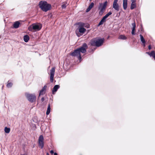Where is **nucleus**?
Here are the masks:
<instances>
[{
    "mask_svg": "<svg viewBox=\"0 0 155 155\" xmlns=\"http://www.w3.org/2000/svg\"><path fill=\"white\" fill-rule=\"evenodd\" d=\"M87 48V44L84 43L81 47L75 50L74 51L71 53L70 54L72 56L77 57L79 59L80 61L81 60V53H84L86 51V49Z\"/></svg>",
    "mask_w": 155,
    "mask_h": 155,
    "instance_id": "f257e3e1",
    "label": "nucleus"
},
{
    "mask_svg": "<svg viewBox=\"0 0 155 155\" xmlns=\"http://www.w3.org/2000/svg\"><path fill=\"white\" fill-rule=\"evenodd\" d=\"M77 24L78 26L76 30V34L78 37H79L84 33L86 31V29L84 28L85 26L84 23L79 22Z\"/></svg>",
    "mask_w": 155,
    "mask_h": 155,
    "instance_id": "f03ea898",
    "label": "nucleus"
},
{
    "mask_svg": "<svg viewBox=\"0 0 155 155\" xmlns=\"http://www.w3.org/2000/svg\"><path fill=\"white\" fill-rule=\"evenodd\" d=\"M38 5L41 9L45 12H47L51 8V5L45 1H40Z\"/></svg>",
    "mask_w": 155,
    "mask_h": 155,
    "instance_id": "7ed1b4c3",
    "label": "nucleus"
},
{
    "mask_svg": "<svg viewBox=\"0 0 155 155\" xmlns=\"http://www.w3.org/2000/svg\"><path fill=\"white\" fill-rule=\"evenodd\" d=\"M42 28V25L39 23H34L30 25L28 28V30L34 31H39Z\"/></svg>",
    "mask_w": 155,
    "mask_h": 155,
    "instance_id": "20e7f679",
    "label": "nucleus"
},
{
    "mask_svg": "<svg viewBox=\"0 0 155 155\" xmlns=\"http://www.w3.org/2000/svg\"><path fill=\"white\" fill-rule=\"evenodd\" d=\"M104 38L95 39L91 40V44L93 46H96L97 47H99L101 46L103 44L104 41Z\"/></svg>",
    "mask_w": 155,
    "mask_h": 155,
    "instance_id": "39448f33",
    "label": "nucleus"
},
{
    "mask_svg": "<svg viewBox=\"0 0 155 155\" xmlns=\"http://www.w3.org/2000/svg\"><path fill=\"white\" fill-rule=\"evenodd\" d=\"M107 2L105 1L104 3H100L99 4V5L98 7V10L100 11L99 14L100 15H102L104 12L107 5Z\"/></svg>",
    "mask_w": 155,
    "mask_h": 155,
    "instance_id": "423d86ee",
    "label": "nucleus"
},
{
    "mask_svg": "<svg viewBox=\"0 0 155 155\" xmlns=\"http://www.w3.org/2000/svg\"><path fill=\"white\" fill-rule=\"evenodd\" d=\"M25 96L28 100L31 103L35 101L36 100V97L34 94H29L26 93Z\"/></svg>",
    "mask_w": 155,
    "mask_h": 155,
    "instance_id": "0eeeda50",
    "label": "nucleus"
},
{
    "mask_svg": "<svg viewBox=\"0 0 155 155\" xmlns=\"http://www.w3.org/2000/svg\"><path fill=\"white\" fill-rule=\"evenodd\" d=\"M44 137L43 135H40L38 138V143L39 146L41 148H42L44 146Z\"/></svg>",
    "mask_w": 155,
    "mask_h": 155,
    "instance_id": "6e6552de",
    "label": "nucleus"
},
{
    "mask_svg": "<svg viewBox=\"0 0 155 155\" xmlns=\"http://www.w3.org/2000/svg\"><path fill=\"white\" fill-rule=\"evenodd\" d=\"M55 68H52L50 70V80L51 82H53L54 80V74Z\"/></svg>",
    "mask_w": 155,
    "mask_h": 155,
    "instance_id": "1a4fd4ad",
    "label": "nucleus"
},
{
    "mask_svg": "<svg viewBox=\"0 0 155 155\" xmlns=\"http://www.w3.org/2000/svg\"><path fill=\"white\" fill-rule=\"evenodd\" d=\"M132 30L131 32V33L132 35H135V28H136V24L135 22H134V23L132 24Z\"/></svg>",
    "mask_w": 155,
    "mask_h": 155,
    "instance_id": "9d476101",
    "label": "nucleus"
},
{
    "mask_svg": "<svg viewBox=\"0 0 155 155\" xmlns=\"http://www.w3.org/2000/svg\"><path fill=\"white\" fill-rule=\"evenodd\" d=\"M107 18L104 16L101 19L100 21L98 24V25H102L104 22H105L106 21Z\"/></svg>",
    "mask_w": 155,
    "mask_h": 155,
    "instance_id": "9b49d317",
    "label": "nucleus"
},
{
    "mask_svg": "<svg viewBox=\"0 0 155 155\" xmlns=\"http://www.w3.org/2000/svg\"><path fill=\"white\" fill-rule=\"evenodd\" d=\"M140 37L141 41L142 42L143 46L145 47V41L144 39L143 36L141 35H140Z\"/></svg>",
    "mask_w": 155,
    "mask_h": 155,
    "instance_id": "f8f14e48",
    "label": "nucleus"
},
{
    "mask_svg": "<svg viewBox=\"0 0 155 155\" xmlns=\"http://www.w3.org/2000/svg\"><path fill=\"white\" fill-rule=\"evenodd\" d=\"M59 87L60 86L58 85H55L52 91L53 93L54 94V92H56L58 89H59Z\"/></svg>",
    "mask_w": 155,
    "mask_h": 155,
    "instance_id": "ddd939ff",
    "label": "nucleus"
},
{
    "mask_svg": "<svg viewBox=\"0 0 155 155\" xmlns=\"http://www.w3.org/2000/svg\"><path fill=\"white\" fill-rule=\"evenodd\" d=\"M113 7L117 11H118L119 10V6L118 4L113 3Z\"/></svg>",
    "mask_w": 155,
    "mask_h": 155,
    "instance_id": "4468645a",
    "label": "nucleus"
},
{
    "mask_svg": "<svg viewBox=\"0 0 155 155\" xmlns=\"http://www.w3.org/2000/svg\"><path fill=\"white\" fill-rule=\"evenodd\" d=\"M127 0H123V6L124 9L125 10L127 7Z\"/></svg>",
    "mask_w": 155,
    "mask_h": 155,
    "instance_id": "2eb2a0df",
    "label": "nucleus"
},
{
    "mask_svg": "<svg viewBox=\"0 0 155 155\" xmlns=\"http://www.w3.org/2000/svg\"><path fill=\"white\" fill-rule=\"evenodd\" d=\"M23 39L25 42H27L29 40V37L28 35H26L24 36Z\"/></svg>",
    "mask_w": 155,
    "mask_h": 155,
    "instance_id": "dca6fc26",
    "label": "nucleus"
},
{
    "mask_svg": "<svg viewBox=\"0 0 155 155\" xmlns=\"http://www.w3.org/2000/svg\"><path fill=\"white\" fill-rule=\"evenodd\" d=\"M20 24V22L18 21L15 22L13 25L14 27L15 28H18Z\"/></svg>",
    "mask_w": 155,
    "mask_h": 155,
    "instance_id": "f3484780",
    "label": "nucleus"
},
{
    "mask_svg": "<svg viewBox=\"0 0 155 155\" xmlns=\"http://www.w3.org/2000/svg\"><path fill=\"white\" fill-rule=\"evenodd\" d=\"M51 110V107H50V105L49 104H48V108L47 109V110L46 111V114L47 115H48L50 112Z\"/></svg>",
    "mask_w": 155,
    "mask_h": 155,
    "instance_id": "a211bd4d",
    "label": "nucleus"
},
{
    "mask_svg": "<svg viewBox=\"0 0 155 155\" xmlns=\"http://www.w3.org/2000/svg\"><path fill=\"white\" fill-rule=\"evenodd\" d=\"M118 38L122 40H126L127 39V37L123 35H120L118 37Z\"/></svg>",
    "mask_w": 155,
    "mask_h": 155,
    "instance_id": "6ab92c4d",
    "label": "nucleus"
},
{
    "mask_svg": "<svg viewBox=\"0 0 155 155\" xmlns=\"http://www.w3.org/2000/svg\"><path fill=\"white\" fill-rule=\"evenodd\" d=\"M136 3H131L130 7V9L132 10L136 8Z\"/></svg>",
    "mask_w": 155,
    "mask_h": 155,
    "instance_id": "aec40b11",
    "label": "nucleus"
},
{
    "mask_svg": "<svg viewBox=\"0 0 155 155\" xmlns=\"http://www.w3.org/2000/svg\"><path fill=\"white\" fill-rule=\"evenodd\" d=\"M5 131L6 133H8L10 131V129L6 127L5 128Z\"/></svg>",
    "mask_w": 155,
    "mask_h": 155,
    "instance_id": "412c9836",
    "label": "nucleus"
},
{
    "mask_svg": "<svg viewBox=\"0 0 155 155\" xmlns=\"http://www.w3.org/2000/svg\"><path fill=\"white\" fill-rule=\"evenodd\" d=\"M45 93V91H44L43 90H41L39 93V96H40V95H43Z\"/></svg>",
    "mask_w": 155,
    "mask_h": 155,
    "instance_id": "4be33fe9",
    "label": "nucleus"
},
{
    "mask_svg": "<svg viewBox=\"0 0 155 155\" xmlns=\"http://www.w3.org/2000/svg\"><path fill=\"white\" fill-rule=\"evenodd\" d=\"M151 56H152L155 60V52L154 51H152V55L151 57Z\"/></svg>",
    "mask_w": 155,
    "mask_h": 155,
    "instance_id": "5701e85b",
    "label": "nucleus"
},
{
    "mask_svg": "<svg viewBox=\"0 0 155 155\" xmlns=\"http://www.w3.org/2000/svg\"><path fill=\"white\" fill-rule=\"evenodd\" d=\"M12 83H8L7 85V87H11L12 86Z\"/></svg>",
    "mask_w": 155,
    "mask_h": 155,
    "instance_id": "b1692460",
    "label": "nucleus"
},
{
    "mask_svg": "<svg viewBox=\"0 0 155 155\" xmlns=\"http://www.w3.org/2000/svg\"><path fill=\"white\" fill-rule=\"evenodd\" d=\"M94 3L93 2H92L89 5V7L90 8H91L94 6Z\"/></svg>",
    "mask_w": 155,
    "mask_h": 155,
    "instance_id": "393cba45",
    "label": "nucleus"
},
{
    "mask_svg": "<svg viewBox=\"0 0 155 155\" xmlns=\"http://www.w3.org/2000/svg\"><path fill=\"white\" fill-rule=\"evenodd\" d=\"M66 7V5L65 4H63L61 6V7L62 8H65Z\"/></svg>",
    "mask_w": 155,
    "mask_h": 155,
    "instance_id": "a878e982",
    "label": "nucleus"
},
{
    "mask_svg": "<svg viewBox=\"0 0 155 155\" xmlns=\"http://www.w3.org/2000/svg\"><path fill=\"white\" fill-rule=\"evenodd\" d=\"M47 86L46 85H45L44 86L43 88H42V90H43L44 91H45L46 88H47Z\"/></svg>",
    "mask_w": 155,
    "mask_h": 155,
    "instance_id": "bb28decb",
    "label": "nucleus"
},
{
    "mask_svg": "<svg viewBox=\"0 0 155 155\" xmlns=\"http://www.w3.org/2000/svg\"><path fill=\"white\" fill-rule=\"evenodd\" d=\"M47 86L46 85H45L44 86L43 88H42V90H43L44 91H45L46 88H47Z\"/></svg>",
    "mask_w": 155,
    "mask_h": 155,
    "instance_id": "cd10ccee",
    "label": "nucleus"
},
{
    "mask_svg": "<svg viewBox=\"0 0 155 155\" xmlns=\"http://www.w3.org/2000/svg\"><path fill=\"white\" fill-rule=\"evenodd\" d=\"M91 9L90 8H89V7H88V8L86 9V12H88L89 11H90V10Z\"/></svg>",
    "mask_w": 155,
    "mask_h": 155,
    "instance_id": "c85d7f7f",
    "label": "nucleus"
},
{
    "mask_svg": "<svg viewBox=\"0 0 155 155\" xmlns=\"http://www.w3.org/2000/svg\"><path fill=\"white\" fill-rule=\"evenodd\" d=\"M146 53L148 54L150 56H151V55H152V52L151 53H150L149 52H147Z\"/></svg>",
    "mask_w": 155,
    "mask_h": 155,
    "instance_id": "c756f323",
    "label": "nucleus"
},
{
    "mask_svg": "<svg viewBox=\"0 0 155 155\" xmlns=\"http://www.w3.org/2000/svg\"><path fill=\"white\" fill-rule=\"evenodd\" d=\"M118 0H114L113 3L117 4V2Z\"/></svg>",
    "mask_w": 155,
    "mask_h": 155,
    "instance_id": "7c9ffc66",
    "label": "nucleus"
},
{
    "mask_svg": "<svg viewBox=\"0 0 155 155\" xmlns=\"http://www.w3.org/2000/svg\"><path fill=\"white\" fill-rule=\"evenodd\" d=\"M131 3H135L136 0H131Z\"/></svg>",
    "mask_w": 155,
    "mask_h": 155,
    "instance_id": "2f4dec72",
    "label": "nucleus"
},
{
    "mask_svg": "<svg viewBox=\"0 0 155 155\" xmlns=\"http://www.w3.org/2000/svg\"><path fill=\"white\" fill-rule=\"evenodd\" d=\"M112 14V13L111 12H110L107 13V14L109 16L111 15Z\"/></svg>",
    "mask_w": 155,
    "mask_h": 155,
    "instance_id": "473e14b6",
    "label": "nucleus"
},
{
    "mask_svg": "<svg viewBox=\"0 0 155 155\" xmlns=\"http://www.w3.org/2000/svg\"><path fill=\"white\" fill-rule=\"evenodd\" d=\"M109 16L107 14L104 16L107 18Z\"/></svg>",
    "mask_w": 155,
    "mask_h": 155,
    "instance_id": "72a5a7b5",
    "label": "nucleus"
},
{
    "mask_svg": "<svg viewBox=\"0 0 155 155\" xmlns=\"http://www.w3.org/2000/svg\"><path fill=\"white\" fill-rule=\"evenodd\" d=\"M50 153L51 154H52L53 153H54V151L53 150H51V151H50Z\"/></svg>",
    "mask_w": 155,
    "mask_h": 155,
    "instance_id": "f704fd0d",
    "label": "nucleus"
},
{
    "mask_svg": "<svg viewBox=\"0 0 155 155\" xmlns=\"http://www.w3.org/2000/svg\"><path fill=\"white\" fill-rule=\"evenodd\" d=\"M44 100H45V99H44V98L43 97H42V98H41V101H42V102L44 101Z\"/></svg>",
    "mask_w": 155,
    "mask_h": 155,
    "instance_id": "c9c22d12",
    "label": "nucleus"
},
{
    "mask_svg": "<svg viewBox=\"0 0 155 155\" xmlns=\"http://www.w3.org/2000/svg\"><path fill=\"white\" fill-rule=\"evenodd\" d=\"M148 49L149 50H150L151 49V46L150 45H149V46H148Z\"/></svg>",
    "mask_w": 155,
    "mask_h": 155,
    "instance_id": "e433bc0d",
    "label": "nucleus"
},
{
    "mask_svg": "<svg viewBox=\"0 0 155 155\" xmlns=\"http://www.w3.org/2000/svg\"><path fill=\"white\" fill-rule=\"evenodd\" d=\"M54 155H58V154L56 153H54Z\"/></svg>",
    "mask_w": 155,
    "mask_h": 155,
    "instance_id": "4c0bfd02",
    "label": "nucleus"
},
{
    "mask_svg": "<svg viewBox=\"0 0 155 155\" xmlns=\"http://www.w3.org/2000/svg\"><path fill=\"white\" fill-rule=\"evenodd\" d=\"M47 155H49L48 153H47Z\"/></svg>",
    "mask_w": 155,
    "mask_h": 155,
    "instance_id": "58836bf2",
    "label": "nucleus"
}]
</instances>
